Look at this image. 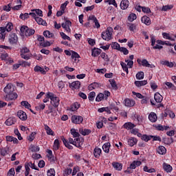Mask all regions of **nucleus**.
<instances>
[{"mask_svg":"<svg viewBox=\"0 0 176 176\" xmlns=\"http://www.w3.org/2000/svg\"><path fill=\"white\" fill-rule=\"evenodd\" d=\"M80 56H79V54L77 52H75V51H72V58L75 60L76 61V58H79Z\"/></svg>","mask_w":176,"mask_h":176,"instance_id":"de8ad7c7","label":"nucleus"},{"mask_svg":"<svg viewBox=\"0 0 176 176\" xmlns=\"http://www.w3.org/2000/svg\"><path fill=\"white\" fill-rule=\"evenodd\" d=\"M30 50L28 48H27L26 47H23L21 50V54H25L26 53H29Z\"/></svg>","mask_w":176,"mask_h":176,"instance_id":"0e129e2a","label":"nucleus"},{"mask_svg":"<svg viewBox=\"0 0 176 176\" xmlns=\"http://www.w3.org/2000/svg\"><path fill=\"white\" fill-rule=\"evenodd\" d=\"M55 175H56V172L54 171V169L51 168L48 170L47 176H54Z\"/></svg>","mask_w":176,"mask_h":176,"instance_id":"e2e57ef3","label":"nucleus"},{"mask_svg":"<svg viewBox=\"0 0 176 176\" xmlns=\"http://www.w3.org/2000/svg\"><path fill=\"white\" fill-rule=\"evenodd\" d=\"M144 76H145V74L143 72H139L136 74V78L139 80H141V79H144Z\"/></svg>","mask_w":176,"mask_h":176,"instance_id":"a19ab883","label":"nucleus"},{"mask_svg":"<svg viewBox=\"0 0 176 176\" xmlns=\"http://www.w3.org/2000/svg\"><path fill=\"white\" fill-rule=\"evenodd\" d=\"M72 122L74 123V124H80L83 122V117L76 115L72 116Z\"/></svg>","mask_w":176,"mask_h":176,"instance_id":"423d86ee","label":"nucleus"},{"mask_svg":"<svg viewBox=\"0 0 176 176\" xmlns=\"http://www.w3.org/2000/svg\"><path fill=\"white\" fill-rule=\"evenodd\" d=\"M79 108H80V104L75 102L74 104L71 105V107L69 108V111H71L72 112H75V111L79 109Z\"/></svg>","mask_w":176,"mask_h":176,"instance_id":"6ab92c4d","label":"nucleus"},{"mask_svg":"<svg viewBox=\"0 0 176 176\" xmlns=\"http://www.w3.org/2000/svg\"><path fill=\"white\" fill-rule=\"evenodd\" d=\"M125 63H127V65L129 68H133V65H134V62L133 60L126 59Z\"/></svg>","mask_w":176,"mask_h":176,"instance_id":"13d9d810","label":"nucleus"},{"mask_svg":"<svg viewBox=\"0 0 176 176\" xmlns=\"http://www.w3.org/2000/svg\"><path fill=\"white\" fill-rule=\"evenodd\" d=\"M21 105H22V107H25V108H26L27 109H30L31 108V104H30V103H28V101H22L21 102Z\"/></svg>","mask_w":176,"mask_h":176,"instance_id":"37998d69","label":"nucleus"},{"mask_svg":"<svg viewBox=\"0 0 176 176\" xmlns=\"http://www.w3.org/2000/svg\"><path fill=\"white\" fill-rule=\"evenodd\" d=\"M162 36L164 39H171V36H170V34L164 32L162 33Z\"/></svg>","mask_w":176,"mask_h":176,"instance_id":"338daca9","label":"nucleus"},{"mask_svg":"<svg viewBox=\"0 0 176 176\" xmlns=\"http://www.w3.org/2000/svg\"><path fill=\"white\" fill-rule=\"evenodd\" d=\"M35 21L40 25H47V24L45 21H43V19L42 18H39L38 16H37V18H36Z\"/></svg>","mask_w":176,"mask_h":176,"instance_id":"72a5a7b5","label":"nucleus"},{"mask_svg":"<svg viewBox=\"0 0 176 176\" xmlns=\"http://www.w3.org/2000/svg\"><path fill=\"white\" fill-rule=\"evenodd\" d=\"M154 99L156 102L160 104V102H162V101H163V96L162 95H160V94L159 92H157L154 95Z\"/></svg>","mask_w":176,"mask_h":176,"instance_id":"dca6fc26","label":"nucleus"},{"mask_svg":"<svg viewBox=\"0 0 176 176\" xmlns=\"http://www.w3.org/2000/svg\"><path fill=\"white\" fill-rule=\"evenodd\" d=\"M18 118H19L21 119V120H25L26 119H28V116H27V113L24 111H23V110H19L17 113H16Z\"/></svg>","mask_w":176,"mask_h":176,"instance_id":"9b49d317","label":"nucleus"},{"mask_svg":"<svg viewBox=\"0 0 176 176\" xmlns=\"http://www.w3.org/2000/svg\"><path fill=\"white\" fill-rule=\"evenodd\" d=\"M69 87L71 89H80V82L79 81H74L72 83H69Z\"/></svg>","mask_w":176,"mask_h":176,"instance_id":"2eb2a0df","label":"nucleus"},{"mask_svg":"<svg viewBox=\"0 0 176 176\" xmlns=\"http://www.w3.org/2000/svg\"><path fill=\"white\" fill-rule=\"evenodd\" d=\"M28 17H30V14L28 13L21 14L20 15V19H21V20H25V19H28Z\"/></svg>","mask_w":176,"mask_h":176,"instance_id":"680f3d73","label":"nucleus"},{"mask_svg":"<svg viewBox=\"0 0 176 176\" xmlns=\"http://www.w3.org/2000/svg\"><path fill=\"white\" fill-rule=\"evenodd\" d=\"M141 21L146 25H151V18L146 16H143L141 19Z\"/></svg>","mask_w":176,"mask_h":176,"instance_id":"4468645a","label":"nucleus"},{"mask_svg":"<svg viewBox=\"0 0 176 176\" xmlns=\"http://www.w3.org/2000/svg\"><path fill=\"white\" fill-rule=\"evenodd\" d=\"M20 31L23 35H25V36H31V35H34L35 34V30L31 29L28 26L23 25Z\"/></svg>","mask_w":176,"mask_h":176,"instance_id":"f03ea898","label":"nucleus"},{"mask_svg":"<svg viewBox=\"0 0 176 176\" xmlns=\"http://www.w3.org/2000/svg\"><path fill=\"white\" fill-rule=\"evenodd\" d=\"M32 152H39V146H32L31 147Z\"/></svg>","mask_w":176,"mask_h":176,"instance_id":"774afa93","label":"nucleus"},{"mask_svg":"<svg viewBox=\"0 0 176 176\" xmlns=\"http://www.w3.org/2000/svg\"><path fill=\"white\" fill-rule=\"evenodd\" d=\"M8 42L11 45H17L19 37L16 33H10L8 36Z\"/></svg>","mask_w":176,"mask_h":176,"instance_id":"20e7f679","label":"nucleus"},{"mask_svg":"<svg viewBox=\"0 0 176 176\" xmlns=\"http://www.w3.org/2000/svg\"><path fill=\"white\" fill-rule=\"evenodd\" d=\"M142 65L147 68H155V65L149 64V62L146 59L142 60Z\"/></svg>","mask_w":176,"mask_h":176,"instance_id":"412c9836","label":"nucleus"},{"mask_svg":"<svg viewBox=\"0 0 176 176\" xmlns=\"http://www.w3.org/2000/svg\"><path fill=\"white\" fill-rule=\"evenodd\" d=\"M72 26V23L69 20H66L65 23L61 24L62 28H64L67 32H71V27Z\"/></svg>","mask_w":176,"mask_h":176,"instance_id":"6e6552de","label":"nucleus"},{"mask_svg":"<svg viewBox=\"0 0 176 176\" xmlns=\"http://www.w3.org/2000/svg\"><path fill=\"white\" fill-rule=\"evenodd\" d=\"M148 119L152 123H155L157 120V116L155 113L151 112L148 116Z\"/></svg>","mask_w":176,"mask_h":176,"instance_id":"aec40b11","label":"nucleus"},{"mask_svg":"<svg viewBox=\"0 0 176 176\" xmlns=\"http://www.w3.org/2000/svg\"><path fill=\"white\" fill-rule=\"evenodd\" d=\"M48 98H50L51 100V104L55 108H57L58 105H60V98L58 97H56L54 96V94L48 92L47 94Z\"/></svg>","mask_w":176,"mask_h":176,"instance_id":"f257e3e1","label":"nucleus"},{"mask_svg":"<svg viewBox=\"0 0 176 176\" xmlns=\"http://www.w3.org/2000/svg\"><path fill=\"white\" fill-rule=\"evenodd\" d=\"M17 122V120H16V118L11 117L6 120L5 122L6 126H12V124H14Z\"/></svg>","mask_w":176,"mask_h":176,"instance_id":"f8f14e48","label":"nucleus"},{"mask_svg":"<svg viewBox=\"0 0 176 176\" xmlns=\"http://www.w3.org/2000/svg\"><path fill=\"white\" fill-rule=\"evenodd\" d=\"M120 8L122 10H126L129 8V0H122L120 3Z\"/></svg>","mask_w":176,"mask_h":176,"instance_id":"5701e85b","label":"nucleus"},{"mask_svg":"<svg viewBox=\"0 0 176 176\" xmlns=\"http://www.w3.org/2000/svg\"><path fill=\"white\" fill-rule=\"evenodd\" d=\"M101 86L98 82H93L90 84L88 87V89L91 91V90H94V89H98Z\"/></svg>","mask_w":176,"mask_h":176,"instance_id":"b1692460","label":"nucleus"},{"mask_svg":"<svg viewBox=\"0 0 176 176\" xmlns=\"http://www.w3.org/2000/svg\"><path fill=\"white\" fill-rule=\"evenodd\" d=\"M100 57L104 60V61H109V58H108V55L105 54V52H102L100 55Z\"/></svg>","mask_w":176,"mask_h":176,"instance_id":"052dcab7","label":"nucleus"},{"mask_svg":"<svg viewBox=\"0 0 176 176\" xmlns=\"http://www.w3.org/2000/svg\"><path fill=\"white\" fill-rule=\"evenodd\" d=\"M112 166L118 171H122V168H123V164L119 162H113Z\"/></svg>","mask_w":176,"mask_h":176,"instance_id":"f3484780","label":"nucleus"},{"mask_svg":"<svg viewBox=\"0 0 176 176\" xmlns=\"http://www.w3.org/2000/svg\"><path fill=\"white\" fill-rule=\"evenodd\" d=\"M162 64L163 65H166V67H169L170 68H173V67H174V63L169 62L168 60L162 61Z\"/></svg>","mask_w":176,"mask_h":176,"instance_id":"4c0bfd02","label":"nucleus"},{"mask_svg":"<svg viewBox=\"0 0 176 176\" xmlns=\"http://www.w3.org/2000/svg\"><path fill=\"white\" fill-rule=\"evenodd\" d=\"M43 35L45 38H54V34L50 32L49 30L44 31Z\"/></svg>","mask_w":176,"mask_h":176,"instance_id":"473e14b6","label":"nucleus"},{"mask_svg":"<svg viewBox=\"0 0 176 176\" xmlns=\"http://www.w3.org/2000/svg\"><path fill=\"white\" fill-rule=\"evenodd\" d=\"M163 167L164 171H166V173H171L173 171V167L168 164L164 163Z\"/></svg>","mask_w":176,"mask_h":176,"instance_id":"c85d7f7f","label":"nucleus"},{"mask_svg":"<svg viewBox=\"0 0 176 176\" xmlns=\"http://www.w3.org/2000/svg\"><path fill=\"white\" fill-rule=\"evenodd\" d=\"M104 99V94H99L96 98V101H97L98 102H100V101H102V100Z\"/></svg>","mask_w":176,"mask_h":176,"instance_id":"8fccbe9b","label":"nucleus"},{"mask_svg":"<svg viewBox=\"0 0 176 176\" xmlns=\"http://www.w3.org/2000/svg\"><path fill=\"white\" fill-rule=\"evenodd\" d=\"M85 141V139L83 138H76L74 139V146H76V148H80L82 145L83 144V142Z\"/></svg>","mask_w":176,"mask_h":176,"instance_id":"1a4fd4ad","label":"nucleus"},{"mask_svg":"<svg viewBox=\"0 0 176 176\" xmlns=\"http://www.w3.org/2000/svg\"><path fill=\"white\" fill-rule=\"evenodd\" d=\"M164 85H166L168 87V89H170V90L175 89V86L170 82H166L164 83Z\"/></svg>","mask_w":176,"mask_h":176,"instance_id":"79ce46f5","label":"nucleus"},{"mask_svg":"<svg viewBox=\"0 0 176 176\" xmlns=\"http://www.w3.org/2000/svg\"><path fill=\"white\" fill-rule=\"evenodd\" d=\"M173 8L172 5H168V6H164L162 7V10H163L164 12H167V10H171V8Z\"/></svg>","mask_w":176,"mask_h":176,"instance_id":"4d7b16f0","label":"nucleus"},{"mask_svg":"<svg viewBox=\"0 0 176 176\" xmlns=\"http://www.w3.org/2000/svg\"><path fill=\"white\" fill-rule=\"evenodd\" d=\"M148 84L147 80H142V81H135V85L137 87H141L142 86H145V85Z\"/></svg>","mask_w":176,"mask_h":176,"instance_id":"2f4dec72","label":"nucleus"},{"mask_svg":"<svg viewBox=\"0 0 176 176\" xmlns=\"http://www.w3.org/2000/svg\"><path fill=\"white\" fill-rule=\"evenodd\" d=\"M20 63H21V65H22V67H30V65H31V62L21 60V61H20Z\"/></svg>","mask_w":176,"mask_h":176,"instance_id":"864d4df0","label":"nucleus"},{"mask_svg":"<svg viewBox=\"0 0 176 176\" xmlns=\"http://www.w3.org/2000/svg\"><path fill=\"white\" fill-rule=\"evenodd\" d=\"M124 105L125 107H134L135 105V101L133 100L126 98L124 100Z\"/></svg>","mask_w":176,"mask_h":176,"instance_id":"ddd939ff","label":"nucleus"},{"mask_svg":"<svg viewBox=\"0 0 176 176\" xmlns=\"http://www.w3.org/2000/svg\"><path fill=\"white\" fill-rule=\"evenodd\" d=\"M3 91L6 92V94L13 93V91H14V87H13V85H12V83H8L4 88Z\"/></svg>","mask_w":176,"mask_h":176,"instance_id":"9d476101","label":"nucleus"},{"mask_svg":"<svg viewBox=\"0 0 176 176\" xmlns=\"http://www.w3.org/2000/svg\"><path fill=\"white\" fill-rule=\"evenodd\" d=\"M79 132L82 135H89V134L91 133V130L87 129H80Z\"/></svg>","mask_w":176,"mask_h":176,"instance_id":"cd10ccee","label":"nucleus"},{"mask_svg":"<svg viewBox=\"0 0 176 176\" xmlns=\"http://www.w3.org/2000/svg\"><path fill=\"white\" fill-rule=\"evenodd\" d=\"M124 129H126V130H131L135 127V124L131 123V122H126L123 125Z\"/></svg>","mask_w":176,"mask_h":176,"instance_id":"a878e982","label":"nucleus"},{"mask_svg":"<svg viewBox=\"0 0 176 176\" xmlns=\"http://www.w3.org/2000/svg\"><path fill=\"white\" fill-rule=\"evenodd\" d=\"M141 164H142L141 161H133V163L131 164L130 167H128L126 170H125V173H129V174H130V173H132L131 169L135 170V168L141 166Z\"/></svg>","mask_w":176,"mask_h":176,"instance_id":"39448f33","label":"nucleus"},{"mask_svg":"<svg viewBox=\"0 0 176 176\" xmlns=\"http://www.w3.org/2000/svg\"><path fill=\"white\" fill-rule=\"evenodd\" d=\"M6 30L7 32H10V31L13 30V23H12L11 22H8L6 24Z\"/></svg>","mask_w":176,"mask_h":176,"instance_id":"e433bc0d","label":"nucleus"},{"mask_svg":"<svg viewBox=\"0 0 176 176\" xmlns=\"http://www.w3.org/2000/svg\"><path fill=\"white\" fill-rule=\"evenodd\" d=\"M137 19V15L134 13H131L129 16H128V20L129 21H134V20Z\"/></svg>","mask_w":176,"mask_h":176,"instance_id":"49530a36","label":"nucleus"},{"mask_svg":"<svg viewBox=\"0 0 176 176\" xmlns=\"http://www.w3.org/2000/svg\"><path fill=\"white\" fill-rule=\"evenodd\" d=\"M120 52H122L123 53V54L127 55L129 54V50H127L126 47H120L119 50Z\"/></svg>","mask_w":176,"mask_h":176,"instance_id":"bf43d9fd","label":"nucleus"},{"mask_svg":"<svg viewBox=\"0 0 176 176\" xmlns=\"http://www.w3.org/2000/svg\"><path fill=\"white\" fill-rule=\"evenodd\" d=\"M113 29L111 27L107 28L105 32L102 33V38L104 41H111L112 39V32Z\"/></svg>","mask_w":176,"mask_h":176,"instance_id":"7ed1b4c3","label":"nucleus"},{"mask_svg":"<svg viewBox=\"0 0 176 176\" xmlns=\"http://www.w3.org/2000/svg\"><path fill=\"white\" fill-rule=\"evenodd\" d=\"M109 148H111V143L107 142L103 144L102 149L105 153H109Z\"/></svg>","mask_w":176,"mask_h":176,"instance_id":"7c9ffc66","label":"nucleus"},{"mask_svg":"<svg viewBox=\"0 0 176 176\" xmlns=\"http://www.w3.org/2000/svg\"><path fill=\"white\" fill-rule=\"evenodd\" d=\"M61 38H63L64 40H67V41H71V38L68 36L64 32H60V33Z\"/></svg>","mask_w":176,"mask_h":176,"instance_id":"6e6d98bb","label":"nucleus"},{"mask_svg":"<svg viewBox=\"0 0 176 176\" xmlns=\"http://www.w3.org/2000/svg\"><path fill=\"white\" fill-rule=\"evenodd\" d=\"M53 148L54 151H58V148H60V141L58 139L54 140Z\"/></svg>","mask_w":176,"mask_h":176,"instance_id":"c9c22d12","label":"nucleus"},{"mask_svg":"<svg viewBox=\"0 0 176 176\" xmlns=\"http://www.w3.org/2000/svg\"><path fill=\"white\" fill-rule=\"evenodd\" d=\"M157 152L159 153V155H166L167 150L166 149V147L164 146H160L157 148Z\"/></svg>","mask_w":176,"mask_h":176,"instance_id":"a211bd4d","label":"nucleus"},{"mask_svg":"<svg viewBox=\"0 0 176 176\" xmlns=\"http://www.w3.org/2000/svg\"><path fill=\"white\" fill-rule=\"evenodd\" d=\"M142 140L145 141V142H148V141H151V140H152V135H143L142 136Z\"/></svg>","mask_w":176,"mask_h":176,"instance_id":"ea45409f","label":"nucleus"},{"mask_svg":"<svg viewBox=\"0 0 176 176\" xmlns=\"http://www.w3.org/2000/svg\"><path fill=\"white\" fill-rule=\"evenodd\" d=\"M110 85H111V87L113 89V90H116L118 89V85H116V81L115 80H109Z\"/></svg>","mask_w":176,"mask_h":176,"instance_id":"a18cd8bd","label":"nucleus"},{"mask_svg":"<svg viewBox=\"0 0 176 176\" xmlns=\"http://www.w3.org/2000/svg\"><path fill=\"white\" fill-rule=\"evenodd\" d=\"M156 42L158 45H166V46H171V43L169 41L166 42L162 40H157Z\"/></svg>","mask_w":176,"mask_h":176,"instance_id":"c03bdc74","label":"nucleus"},{"mask_svg":"<svg viewBox=\"0 0 176 176\" xmlns=\"http://www.w3.org/2000/svg\"><path fill=\"white\" fill-rule=\"evenodd\" d=\"M96 97V92L92 91L89 93L88 98L89 101H94V98Z\"/></svg>","mask_w":176,"mask_h":176,"instance_id":"3c124183","label":"nucleus"},{"mask_svg":"<svg viewBox=\"0 0 176 176\" xmlns=\"http://www.w3.org/2000/svg\"><path fill=\"white\" fill-rule=\"evenodd\" d=\"M35 135H36V133L35 132H32L28 137V140L30 142H32V140H34Z\"/></svg>","mask_w":176,"mask_h":176,"instance_id":"603ef678","label":"nucleus"},{"mask_svg":"<svg viewBox=\"0 0 176 176\" xmlns=\"http://www.w3.org/2000/svg\"><path fill=\"white\" fill-rule=\"evenodd\" d=\"M135 144H137V139L135 138L129 139L128 145H129V146H134Z\"/></svg>","mask_w":176,"mask_h":176,"instance_id":"f704fd0d","label":"nucleus"},{"mask_svg":"<svg viewBox=\"0 0 176 176\" xmlns=\"http://www.w3.org/2000/svg\"><path fill=\"white\" fill-rule=\"evenodd\" d=\"M44 129L47 135H54V131H53V130H52V129H50V127L47 126V124L44 125Z\"/></svg>","mask_w":176,"mask_h":176,"instance_id":"bb28decb","label":"nucleus"},{"mask_svg":"<svg viewBox=\"0 0 176 176\" xmlns=\"http://www.w3.org/2000/svg\"><path fill=\"white\" fill-rule=\"evenodd\" d=\"M15 172H14V168H12L9 170L8 173V176H14Z\"/></svg>","mask_w":176,"mask_h":176,"instance_id":"69168bd1","label":"nucleus"},{"mask_svg":"<svg viewBox=\"0 0 176 176\" xmlns=\"http://www.w3.org/2000/svg\"><path fill=\"white\" fill-rule=\"evenodd\" d=\"M34 72H41L43 75H46V70L43 67H41V66L36 65L34 67Z\"/></svg>","mask_w":176,"mask_h":176,"instance_id":"4be33fe9","label":"nucleus"},{"mask_svg":"<svg viewBox=\"0 0 176 176\" xmlns=\"http://www.w3.org/2000/svg\"><path fill=\"white\" fill-rule=\"evenodd\" d=\"M17 97H19V95L14 91L11 92L10 94H7L6 96V101H14L15 100H17Z\"/></svg>","mask_w":176,"mask_h":176,"instance_id":"0eeeda50","label":"nucleus"},{"mask_svg":"<svg viewBox=\"0 0 176 176\" xmlns=\"http://www.w3.org/2000/svg\"><path fill=\"white\" fill-rule=\"evenodd\" d=\"M120 64L123 71H125L126 74H129V67H127V65L123 62H121Z\"/></svg>","mask_w":176,"mask_h":176,"instance_id":"09e8293b","label":"nucleus"},{"mask_svg":"<svg viewBox=\"0 0 176 176\" xmlns=\"http://www.w3.org/2000/svg\"><path fill=\"white\" fill-rule=\"evenodd\" d=\"M111 47L113 49H116V50H120V45H119V43H113L111 45Z\"/></svg>","mask_w":176,"mask_h":176,"instance_id":"5fc2aeb1","label":"nucleus"},{"mask_svg":"<svg viewBox=\"0 0 176 176\" xmlns=\"http://www.w3.org/2000/svg\"><path fill=\"white\" fill-rule=\"evenodd\" d=\"M101 148L96 147L94 151V157H96V159H98L100 156H101Z\"/></svg>","mask_w":176,"mask_h":176,"instance_id":"393cba45","label":"nucleus"},{"mask_svg":"<svg viewBox=\"0 0 176 176\" xmlns=\"http://www.w3.org/2000/svg\"><path fill=\"white\" fill-rule=\"evenodd\" d=\"M93 57H97L101 54V50L98 48H95L92 50V53H91Z\"/></svg>","mask_w":176,"mask_h":176,"instance_id":"c756f323","label":"nucleus"},{"mask_svg":"<svg viewBox=\"0 0 176 176\" xmlns=\"http://www.w3.org/2000/svg\"><path fill=\"white\" fill-rule=\"evenodd\" d=\"M70 133L72 135H73L74 138H78L79 137V133L76 132V130L75 129H72L70 131Z\"/></svg>","mask_w":176,"mask_h":176,"instance_id":"58836bf2","label":"nucleus"}]
</instances>
